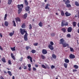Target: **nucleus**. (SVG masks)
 I'll list each match as a JSON object with an SVG mask.
<instances>
[{
    "label": "nucleus",
    "instance_id": "c9c22d12",
    "mask_svg": "<svg viewBox=\"0 0 79 79\" xmlns=\"http://www.w3.org/2000/svg\"><path fill=\"white\" fill-rule=\"evenodd\" d=\"M52 57L53 58H54V59H56V56L55 54H52Z\"/></svg>",
    "mask_w": 79,
    "mask_h": 79
},
{
    "label": "nucleus",
    "instance_id": "49530a36",
    "mask_svg": "<svg viewBox=\"0 0 79 79\" xmlns=\"http://www.w3.org/2000/svg\"><path fill=\"white\" fill-rule=\"evenodd\" d=\"M50 44H51V45H54V43H53V42L52 41H51L50 42Z\"/></svg>",
    "mask_w": 79,
    "mask_h": 79
},
{
    "label": "nucleus",
    "instance_id": "39448f33",
    "mask_svg": "<svg viewBox=\"0 0 79 79\" xmlns=\"http://www.w3.org/2000/svg\"><path fill=\"white\" fill-rule=\"evenodd\" d=\"M69 57L70 59H73L75 58V56H74L73 54H70L69 56Z\"/></svg>",
    "mask_w": 79,
    "mask_h": 79
},
{
    "label": "nucleus",
    "instance_id": "cd10ccee",
    "mask_svg": "<svg viewBox=\"0 0 79 79\" xmlns=\"http://www.w3.org/2000/svg\"><path fill=\"white\" fill-rule=\"evenodd\" d=\"M50 6V4H49L47 3V5H46L45 7V9H47V8H48V7H49V6Z\"/></svg>",
    "mask_w": 79,
    "mask_h": 79
},
{
    "label": "nucleus",
    "instance_id": "2eb2a0df",
    "mask_svg": "<svg viewBox=\"0 0 79 79\" xmlns=\"http://www.w3.org/2000/svg\"><path fill=\"white\" fill-rule=\"evenodd\" d=\"M60 13L61 16H64V11H63V10L61 11Z\"/></svg>",
    "mask_w": 79,
    "mask_h": 79
},
{
    "label": "nucleus",
    "instance_id": "774afa93",
    "mask_svg": "<svg viewBox=\"0 0 79 79\" xmlns=\"http://www.w3.org/2000/svg\"><path fill=\"white\" fill-rule=\"evenodd\" d=\"M77 32L78 33H79V28Z\"/></svg>",
    "mask_w": 79,
    "mask_h": 79
},
{
    "label": "nucleus",
    "instance_id": "a211bd4d",
    "mask_svg": "<svg viewBox=\"0 0 79 79\" xmlns=\"http://www.w3.org/2000/svg\"><path fill=\"white\" fill-rule=\"evenodd\" d=\"M25 2V4L26 5V6H28V2H27V0H24Z\"/></svg>",
    "mask_w": 79,
    "mask_h": 79
},
{
    "label": "nucleus",
    "instance_id": "bb28decb",
    "mask_svg": "<svg viewBox=\"0 0 79 79\" xmlns=\"http://www.w3.org/2000/svg\"><path fill=\"white\" fill-rule=\"evenodd\" d=\"M73 27H76V22H73Z\"/></svg>",
    "mask_w": 79,
    "mask_h": 79
},
{
    "label": "nucleus",
    "instance_id": "72a5a7b5",
    "mask_svg": "<svg viewBox=\"0 0 79 79\" xmlns=\"http://www.w3.org/2000/svg\"><path fill=\"white\" fill-rule=\"evenodd\" d=\"M73 68H74L75 69H78V66L77 65H75L73 66Z\"/></svg>",
    "mask_w": 79,
    "mask_h": 79
},
{
    "label": "nucleus",
    "instance_id": "09e8293b",
    "mask_svg": "<svg viewBox=\"0 0 79 79\" xmlns=\"http://www.w3.org/2000/svg\"><path fill=\"white\" fill-rule=\"evenodd\" d=\"M32 58V57L30 56H28L27 57V58L28 59H30H30H31Z\"/></svg>",
    "mask_w": 79,
    "mask_h": 79
},
{
    "label": "nucleus",
    "instance_id": "5fc2aeb1",
    "mask_svg": "<svg viewBox=\"0 0 79 79\" xmlns=\"http://www.w3.org/2000/svg\"><path fill=\"white\" fill-rule=\"evenodd\" d=\"M67 36L68 37H71V35L69 34H67Z\"/></svg>",
    "mask_w": 79,
    "mask_h": 79
},
{
    "label": "nucleus",
    "instance_id": "603ef678",
    "mask_svg": "<svg viewBox=\"0 0 79 79\" xmlns=\"http://www.w3.org/2000/svg\"><path fill=\"white\" fill-rule=\"evenodd\" d=\"M51 68L52 69L55 68V66H54V65H52V66L51 67Z\"/></svg>",
    "mask_w": 79,
    "mask_h": 79
},
{
    "label": "nucleus",
    "instance_id": "f3484780",
    "mask_svg": "<svg viewBox=\"0 0 79 79\" xmlns=\"http://www.w3.org/2000/svg\"><path fill=\"white\" fill-rule=\"evenodd\" d=\"M64 66L65 68H67V67H68V64L66 63H64Z\"/></svg>",
    "mask_w": 79,
    "mask_h": 79
},
{
    "label": "nucleus",
    "instance_id": "13d9d810",
    "mask_svg": "<svg viewBox=\"0 0 79 79\" xmlns=\"http://www.w3.org/2000/svg\"><path fill=\"white\" fill-rule=\"evenodd\" d=\"M73 72H77V70L76 69H73Z\"/></svg>",
    "mask_w": 79,
    "mask_h": 79
},
{
    "label": "nucleus",
    "instance_id": "ddd939ff",
    "mask_svg": "<svg viewBox=\"0 0 79 79\" xmlns=\"http://www.w3.org/2000/svg\"><path fill=\"white\" fill-rule=\"evenodd\" d=\"M11 57L12 58V59H13L14 60H15V56L13 55V54L12 53H11Z\"/></svg>",
    "mask_w": 79,
    "mask_h": 79
},
{
    "label": "nucleus",
    "instance_id": "7ed1b4c3",
    "mask_svg": "<svg viewBox=\"0 0 79 79\" xmlns=\"http://www.w3.org/2000/svg\"><path fill=\"white\" fill-rule=\"evenodd\" d=\"M69 24L67 22H65V20H62L61 23V27H63V26H68Z\"/></svg>",
    "mask_w": 79,
    "mask_h": 79
},
{
    "label": "nucleus",
    "instance_id": "6e6d98bb",
    "mask_svg": "<svg viewBox=\"0 0 79 79\" xmlns=\"http://www.w3.org/2000/svg\"><path fill=\"white\" fill-rule=\"evenodd\" d=\"M0 50H1V51H2L3 50V48H2V47H1V46L0 45Z\"/></svg>",
    "mask_w": 79,
    "mask_h": 79
},
{
    "label": "nucleus",
    "instance_id": "58836bf2",
    "mask_svg": "<svg viewBox=\"0 0 79 79\" xmlns=\"http://www.w3.org/2000/svg\"><path fill=\"white\" fill-rule=\"evenodd\" d=\"M23 68L24 69H27V66H25V65H23Z\"/></svg>",
    "mask_w": 79,
    "mask_h": 79
},
{
    "label": "nucleus",
    "instance_id": "4be33fe9",
    "mask_svg": "<svg viewBox=\"0 0 79 79\" xmlns=\"http://www.w3.org/2000/svg\"><path fill=\"white\" fill-rule=\"evenodd\" d=\"M64 62L65 63H69V60H68V59H67L64 60Z\"/></svg>",
    "mask_w": 79,
    "mask_h": 79
},
{
    "label": "nucleus",
    "instance_id": "69168bd1",
    "mask_svg": "<svg viewBox=\"0 0 79 79\" xmlns=\"http://www.w3.org/2000/svg\"><path fill=\"white\" fill-rule=\"evenodd\" d=\"M77 26H78V27H79V22H78L77 24Z\"/></svg>",
    "mask_w": 79,
    "mask_h": 79
},
{
    "label": "nucleus",
    "instance_id": "f257e3e1",
    "mask_svg": "<svg viewBox=\"0 0 79 79\" xmlns=\"http://www.w3.org/2000/svg\"><path fill=\"white\" fill-rule=\"evenodd\" d=\"M20 32L22 35H24L25 33V34L24 35V40L25 41H27L28 40V38H27V35H28V34H27V31H26V30H25V29H23L21 28L20 29Z\"/></svg>",
    "mask_w": 79,
    "mask_h": 79
},
{
    "label": "nucleus",
    "instance_id": "0e129e2a",
    "mask_svg": "<svg viewBox=\"0 0 79 79\" xmlns=\"http://www.w3.org/2000/svg\"><path fill=\"white\" fill-rule=\"evenodd\" d=\"M31 62H32V58L30 59Z\"/></svg>",
    "mask_w": 79,
    "mask_h": 79
},
{
    "label": "nucleus",
    "instance_id": "37998d69",
    "mask_svg": "<svg viewBox=\"0 0 79 79\" xmlns=\"http://www.w3.org/2000/svg\"><path fill=\"white\" fill-rule=\"evenodd\" d=\"M55 33H52L51 35L52 37H54V36H55Z\"/></svg>",
    "mask_w": 79,
    "mask_h": 79
},
{
    "label": "nucleus",
    "instance_id": "c756f323",
    "mask_svg": "<svg viewBox=\"0 0 79 79\" xmlns=\"http://www.w3.org/2000/svg\"><path fill=\"white\" fill-rule=\"evenodd\" d=\"M68 3H70V1H69V0H67L65 2V4L66 5H67L68 4Z\"/></svg>",
    "mask_w": 79,
    "mask_h": 79
},
{
    "label": "nucleus",
    "instance_id": "412c9836",
    "mask_svg": "<svg viewBox=\"0 0 79 79\" xmlns=\"http://www.w3.org/2000/svg\"><path fill=\"white\" fill-rule=\"evenodd\" d=\"M2 60L3 63H6V60H5V58L3 57L2 59Z\"/></svg>",
    "mask_w": 79,
    "mask_h": 79
},
{
    "label": "nucleus",
    "instance_id": "20e7f679",
    "mask_svg": "<svg viewBox=\"0 0 79 79\" xmlns=\"http://www.w3.org/2000/svg\"><path fill=\"white\" fill-rule=\"evenodd\" d=\"M72 30H73L72 27H70L68 28L67 31L68 32H71Z\"/></svg>",
    "mask_w": 79,
    "mask_h": 79
},
{
    "label": "nucleus",
    "instance_id": "c03bdc74",
    "mask_svg": "<svg viewBox=\"0 0 79 79\" xmlns=\"http://www.w3.org/2000/svg\"><path fill=\"white\" fill-rule=\"evenodd\" d=\"M8 63L9 64H12L10 60H9L8 61Z\"/></svg>",
    "mask_w": 79,
    "mask_h": 79
},
{
    "label": "nucleus",
    "instance_id": "f704fd0d",
    "mask_svg": "<svg viewBox=\"0 0 79 79\" xmlns=\"http://www.w3.org/2000/svg\"><path fill=\"white\" fill-rule=\"evenodd\" d=\"M7 14H6L5 15L4 19V20L5 21L6 20V19H7L6 18L7 17Z\"/></svg>",
    "mask_w": 79,
    "mask_h": 79
},
{
    "label": "nucleus",
    "instance_id": "f8f14e48",
    "mask_svg": "<svg viewBox=\"0 0 79 79\" xmlns=\"http://www.w3.org/2000/svg\"><path fill=\"white\" fill-rule=\"evenodd\" d=\"M27 16V14L25 13L23 15V17L24 19H26Z\"/></svg>",
    "mask_w": 79,
    "mask_h": 79
},
{
    "label": "nucleus",
    "instance_id": "2f4dec72",
    "mask_svg": "<svg viewBox=\"0 0 79 79\" xmlns=\"http://www.w3.org/2000/svg\"><path fill=\"white\" fill-rule=\"evenodd\" d=\"M7 73L9 74V75L10 76H12V73H11V72L10 71H7Z\"/></svg>",
    "mask_w": 79,
    "mask_h": 79
},
{
    "label": "nucleus",
    "instance_id": "423d86ee",
    "mask_svg": "<svg viewBox=\"0 0 79 79\" xmlns=\"http://www.w3.org/2000/svg\"><path fill=\"white\" fill-rule=\"evenodd\" d=\"M48 47L51 51L53 50H54V48H53V46L51 45H49L48 46Z\"/></svg>",
    "mask_w": 79,
    "mask_h": 79
},
{
    "label": "nucleus",
    "instance_id": "c85d7f7f",
    "mask_svg": "<svg viewBox=\"0 0 79 79\" xmlns=\"http://www.w3.org/2000/svg\"><path fill=\"white\" fill-rule=\"evenodd\" d=\"M10 49L13 52H14V51H15L16 50V49H15V47L14 48H10Z\"/></svg>",
    "mask_w": 79,
    "mask_h": 79
},
{
    "label": "nucleus",
    "instance_id": "79ce46f5",
    "mask_svg": "<svg viewBox=\"0 0 79 79\" xmlns=\"http://www.w3.org/2000/svg\"><path fill=\"white\" fill-rule=\"evenodd\" d=\"M70 51L71 52H74V49L70 47Z\"/></svg>",
    "mask_w": 79,
    "mask_h": 79
},
{
    "label": "nucleus",
    "instance_id": "e2e57ef3",
    "mask_svg": "<svg viewBox=\"0 0 79 79\" xmlns=\"http://www.w3.org/2000/svg\"><path fill=\"white\" fill-rule=\"evenodd\" d=\"M0 36L1 37H3V35H2L1 33H0Z\"/></svg>",
    "mask_w": 79,
    "mask_h": 79
},
{
    "label": "nucleus",
    "instance_id": "052dcab7",
    "mask_svg": "<svg viewBox=\"0 0 79 79\" xmlns=\"http://www.w3.org/2000/svg\"><path fill=\"white\" fill-rule=\"evenodd\" d=\"M0 79H4V78H3V77H2V76H1L0 77Z\"/></svg>",
    "mask_w": 79,
    "mask_h": 79
},
{
    "label": "nucleus",
    "instance_id": "f03ea898",
    "mask_svg": "<svg viewBox=\"0 0 79 79\" xmlns=\"http://www.w3.org/2000/svg\"><path fill=\"white\" fill-rule=\"evenodd\" d=\"M24 5L23 4H21L20 5H17V7L19 10H18V14H20L22 10H23V7Z\"/></svg>",
    "mask_w": 79,
    "mask_h": 79
},
{
    "label": "nucleus",
    "instance_id": "338daca9",
    "mask_svg": "<svg viewBox=\"0 0 79 79\" xmlns=\"http://www.w3.org/2000/svg\"><path fill=\"white\" fill-rule=\"evenodd\" d=\"M12 79H15V77L14 76L12 77Z\"/></svg>",
    "mask_w": 79,
    "mask_h": 79
},
{
    "label": "nucleus",
    "instance_id": "5701e85b",
    "mask_svg": "<svg viewBox=\"0 0 79 79\" xmlns=\"http://www.w3.org/2000/svg\"><path fill=\"white\" fill-rule=\"evenodd\" d=\"M22 28H23V29H24L26 27V25H25V23H23L22 24Z\"/></svg>",
    "mask_w": 79,
    "mask_h": 79
},
{
    "label": "nucleus",
    "instance_id": "e433bc0d",
    "mask_svg": "<svg viewBox=\"0 0 79 79\" xmlns=\"http://www.w3.org/2000/svg\"><path fill=\"white\" fill-rule=\"evenodd\" d=\"M31 52L32 53H35L36 52V51L34 49H32L31 51Z\"/></svg>",
    "mask_w": 79,
    "mask_h": 79
},
{
    "label": "nucleus",
    "instance_id": "a878e982",
    "mask_svg": "<svg viewBox=\"0 0 79 79\" xmlns=\"http://www.w3.org/2000/svg\"><path fill=\"white\" fill-rule=\"evenodd\" d=\"M16 20L19 21V22H20L21 21V19H20V18L19 17H17L16 19Z\"/></svg>",
    "mask_w": 79,
    "mask_h": 79
},
{
    "label": "nucleus",
    "instance_id": "4468645a",
    "mask_svg": "<svg viewBox=\"0 0 79 79\" xmlns=\"http://www.w3.org/2000/svg\"><path fill=\"white\" fill-rule=\"evenodd\" d=\"M61 30L62 31H63V32H64V33H65L66 31V28L64 27L62 28L61 29Z\"/></svg>",
    "mask_w": 79,
    "mask_h": 79
},
{
    "label": "nucleus",
    "instance_id": "3c124183",
    "mask_svg": "<svg viewBox=\"0 0 79 79\" xmlns=\"http://www.w3.org/2000/svg\"><path fill=\"white\" fill-rule=\"evenodd\" d=\"M46 66L47 67V68H48V69H50V67L48 66V65L46 64Z\"/></svg>",
    "mask_w": 79,
    "mask_h": 79
},
{
    "label": "nucleus",
    "instance_id": "de8ad7c7",
    "mask_svg": "<svg viewBox=\"0 0 79 79\" xmlns=\"http://www.w3.org/2000/svg\"><path fill=\"white\" fill-rule=\"evenodd\" d=\"M29 47L28 46H26V49L27 50H29Z\"/></svg>",
    "mask_w": 79,
    "mask_h": 79
},
{
    "label": "nucleus",
    "instance_id": "680f3d73",
    "mask_svg": "<svg viewBox=\"0 0 79 79\" xmlns=\"http://www.w3.org/2000/svg\"><path fill=\"white\" fill-rule=\"evenodd\" d=\"M28 69L29 71H31V68H28Z\"/></svg>",
    "mask_w": 79,
    "mask_h": 79
},
{
    "label": "nucleus",
    "instance_id": "864d4df0",
    "mask_svg": "<svg viewBox=\"0 0 79 79\" xmlns=\"http://www.w3.org/2000/svg\"><path fill=\"white\" fill-rule=\"evenodd\" d=\"M28 66L29 68H31V64H28Z\"/></svg>",
    "mask_w": 79,
    "mask_h": 79
},
{
    "label": "nucleus",
    "instance_id": "4d7b16f0",
    "mask_svg": "<svg viewBox=\"0 0 79 79\" xmlns=\"http://www.w3.org/2000/svg\"><path fill=\"white\" fill-rule=\"evenodd\" d=\"M33 71H35V70H36V69L35 68H34V67H33Z\"/></svg>",
    "mask_w": 79,
    "mask_h": 79
},
{
    "label": "nucleus",
    "instance_id": "dca6fc26",
    "mask_svg": "<svg viewBox=\"0 0 79 79\" xmlns=\"http://www.w3.org/2000/svg\"><path fill=\"white\" fill-rule=\"evenodd\" d=\"M39 26L40 27H42L43 26V23L42 22H40L39 23Z\"/></svg>",
    "mask_w": 79,
    "mask_h": 79
},
{
    "label": "nucleus",
    "instance_id": "b1692460",
    "mask_svg": "<svg viewBox=\"0 0 79 79\" xmlns=\"http://www.w3.org/2000/svg\"><path fill=\"white\" fill-rule=\"evenodd\" d=\"M66 6L67 8H71V5L70 4H66Z\"/></svg>",
    "mask_w": 79,
    "mask_h": 79
},
{
    "label": "nucleus",
    "instance_id": "7c9ffc66",
    "mask_svg": "<svg viewBox=\"0 0 79 79\" xmlns=\"http://www.w3.org/2000/svg\"><path fill=\"white\" fill-rule=\"evenodd\" d=\"M12 2V0H8V3L9 5H10L11 4V2Z\"/></svg>",
    "mask_w": 79,
    "mask_h": 79
},
{
    "label": "nucleus",
    "instance_id": "6ab92c4d",
    "mask_svg": "<svg viewBox=\"0 0 79 79\" xmlns=\"http://www.w3.org/2000/svg\"><path fill=\"white\" fill-rule=\"evenodd\" d=\"M13 32H10V33H9V35L10 37H12L13 36V35H14V33H15V32L13 31Z\"/></svg>",
    "mask_w": 79,
    "mask_h": 79
},
{
    "label": "nucleus",
    "instance_id": "bf43d9fd",
    "mask_svg": "<svg viewBox=\"0 0 79 79\" xmlns=\"http://www.w3.org/2000/svg\"><path fill=\"white\" fill-rule=\"evenodd\" d=\"M35 66L36 68H37V67H39V65L37 64H35Z\"/></svg>",
    "mask_w": 79,
    "mask_h": 79
},
{
    "label": "nucleus",
    "instance_id": "a19ab883",
    "mask_svg": "<svg viewBox=\"0 0 79 79\" xmlns=\"http://www.w3.org/2000/svg\"><path fill=\"white\" fill-rule=\"evenodd\" d=\"M41 57L42 60H44L45 58V57L43 55H41Z\"/></svg>",
    "mask_w": 79,
    "mask_h": 79
},
{
    "label": "nucleus",
    "instance_id": "9b49d317",
    "mask_svg": "<svg viewBox=\"0 0 79 79\" xmlns=\"http://www.w3.org/2000/svg\"><path fill=\"white\" fill-rule=\"evenodd\" d=\"M30 9V7L29 6H27L25 8V10L26 11H29Z\"/></svg>",
    "mask_w": 79,
    "mask_h": 79
},
{
    "label": "nucleus",
    "instance_id": "aec40b11",
    "mask_svg": "<svg viewBox=\"0 0 79 79\" xmlns=\"http://www.w3.org/2000/svg\"><path fill=\"white\" fill-rule=\"evenodd\" d=\"M4 24L5 26H8V22L7 21H5V22Z\"/></svg>",
    "mask_w": 79,
    "mask_h": 79
},
{
    "label": "nucleus",
    "instance_id": "4c0bfd02",
    "mask_svg": "<svg viewBox=\"0 0 79 79\" xmlns=\"http://www.w3.org/2000/svg\"><path fill=\"white\" fill-rule=\"evenodd\" d=\"M75 4L76 6H79V3L77 1L75 2Z\"/></svg>",
    "mask_w": 79,
    "mask_h": 79
},
{
    "label": "nucleus",
    "instance_id": "a18cd8bd",
    "mask_svg": "<svg viewBox=\"0 0 79 79\" xmlns=\"http://www.w3.org/2000/svg\"><path fill=\"white\" fill-rule=\"evenodd\" d=\"M38 45V43H35L33 44V45L34 46H37Z\"/></svg>",
    "mask_w": 79,
    "mask_h": 79
},
{
    "label": "nucleus",
    "instance_id": "9d476101",
    "mask_svg": "<svg viewBox=\"0 0 79 79\" xmlns=\"http://www.w3.org/2000/svg\"><path fill=\"white\" fill-rule=\"evenodd\" d=\"M60 42L59 43L60 44H63V42H64V39L62 38L60 40Z\"/></svg>",
    "mask_w": 79,
    "mask_h": 79
},
{
    "label": "nucleus",
    "instance_id": "6e6552de",
    "mask_svg": "<svg viewBox=\"0 0 79 79\" xmlns=\"http://www.w3.org/2000/svg\"><path fill=\"white\" fill-rule=\"evenodd\" d=\"M65 15L67 17H68V16H71V13H69L68 12L66 11L65 13Z\"/></svg>",
    "mask_w": 79,
    "mask_h": 79
},
{
    "label": "nucleus",
    "instance_id": "1a4fd4ad",
    "mask_svg": "<svg viewBox=\"0 0 79 79\" xmlns=\"http://www.w3.org/2000/svg\"><path fill=\"white\" fill-rule=\"evenodd\" d=\"M63 45V47H69V44H67V43H63L62 44Z\"/></svg>",
    "mask_w": 79,
    "mask_h": 79
},
{
    "label": "nucleus",
    "instance_id": "8fccbe9b",
    "mask_svg": "<svg viewBox=\"0 0 79 79\" xmlns=\"http://www.w3.org/2000/svg\"><path fill=\"white\" fill-rule=\"evenodd\" d=\"M23 60V57H21L20 60H19L20 61H22V60Z\"/></svg>",
    "mask_w": 79,
    "mask_h": 79
},
{
    "label": "nucleus",
    "instance_id": "393cba45",
    "mask_svg": "<svg viewBox=\"0 0 79 79\" xmlns=\"http://www.w3.org/2000/svg\"><path fill=\"white\" fill-rule=\"evenodd\" d=\"M28 28L30 30L32 29V25H31V24H29L28 26Z\"/></svg>",
    "mask_w": 79,
    "mask_h": 79
},
{
    "label": "nucleus",
    "instance_id": "ea45409f",
    "mask_svg": "<svg viewBox=\"0 0 79 79\" xmlns=\"http://www.w3.org/2000/svg\"><path fill=\"white\" fill-rule=\"evenodd\" d=\"M41 67L42 68H44V69H47V67L45 66L44 64H42L41 65Z\"/></svg>",
    "mask_w": 79,
    "mask_h": 79
},
{
    "label": "nucleus",
    "instance_id": "0eeeda50",
    "mask_svg": "<svg viewBox=\"0 0 79 79\" xmlns=\"http://www.w3.org/2000/svg\"><path fill=\"white\" fill-rule=\"evenodd\" d=\"M42 53L43 55H46L47 53V50L44 49L42 51Z\"/></svg>",
    "mask_w": 79,
    "mask_h": 79
},
{
    "label": "nucleus",
    "instance_id": "473e14b6",
    "mask_svg": "<svg viewBox=\"0 0 79 79\" xmlns=\"http://www.w3.org/2000/svg\"><path fill=\"white\" fill-rule=\"evenodd\" d=\"M12 23H13V26L15 27L16 26V23L15 22V20H13L12 21Z\"/></svg>",
    "mask_w": 79,
    "mask_h": 79
}]
</instances>
